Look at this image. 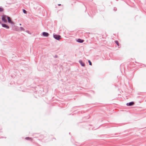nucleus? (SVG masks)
<instances>
[{"label": "nucleus", "mask_w": 146, "mask_h": 146, "mask_svg": "<svg viewBox=\"0 0 146 146\" xmlns=\"http://www.w3.org/2000/svg\"><path fill=\"white\" fill-rule=\"evenodd\" d=\"M88 62L89 63V65H92V62H91L90 61V60H88Z\"/></svg>", "instance_id": "13"}, {"label": "nucleus", "mask_w": 146, "mask_h": 146, "mask_svg": "<svg viewBox=\"0 0 146 146\" xmlns=\"http://www.w3.org/2000/svg\"><path fill=\"white\" fill-rule=\"evenodd\" d=\"M79 62L82 66H85V64L81 60H80L79 61Z\"/></svg>", "instance_id": "8"}, {"label": "nucleus", "mask_w": 146, "mask_h": 146, "mask_svg": "<svg viewBox=\"0 0 146 146\" xmlns=\"http://www.w3.org/2000/svg\"><path fill=\"white\" fill-rule=\"evenodd\" d=\"M60 5H61V4H58V5H59V6H60Z\"/></svg>", "instance_id": "15"}, {"label": "nucleus", "mask_w": 146, "mask_h": 146, "mask_svg": "<svg viewBox=\"0 0 146 146\" xmlns=\"http://www.w3.org/2000/svg\"><path fill=\"white\" fill-rule=\"evenodd\" d=\"M2 25L3 27H4L6 28L7 29H8L9 28V27L6 24H2Z\"/></svg>", "instance_id": "6"}, {"label": "nucleus", "mask_w": 146, "mask_h": 146, "mask_svg": "<svg viewBox=\"0 0 146 146\" xmlns=\"http://www.w3.org/2000/svg\"><path fill=\"white\" fill-rule=\"evenodd\" d=\"M42 35L43 36L47 37L49 36V34L46 32H44L42 33Z\"/></svg>", "instance_id": "4"}, {"label": "nucleus", "mask_w": 146, "mask_h": 146, "mask_svg": "<svg viewBox=\"0 0 146 146\" xmlns=\"http://www.w3.org/2000/svg\"><path fill=\"white\" fill-rule=\"evenodd\" d=\"M134 104V103L133 102H130L129 103H127L126 104L127 105V106H131L133 105Z\"/></svg>", "instance_id": "5"}, {"label": "nucleus", "mask_w": 146, "mask_h": 146, "mask_svg": "<svg viewBox=\"0 0 146 146\" xmlns=\"http://www.w3.org/2000/svg\"><path fill=\"white\" fill-rule=\"evenodd\" d=\"M77 41L78 42L82 43L84 42V40L79 38L77 40Z\"/></svg>", "instance_id": "7"}, {"label": "nucleus", "mask_w": 146, "mask_h": 146, "mask_svg": "<svg viewBox=\"0 0 146 146\" xmlns=\"http://www.w3.org/2000/svg\"><path fill=\"white\" fill-rule=\"evenodd\" d=\"M25 139L26 140H31V141H32V140L31 138L30 137H26L25 138Z\"/></svg>", "instance_id": "9"}, {"label": "nucleus", "mask_w": 146, "mask_h": 146, "mask_svg": "<svg viewBox=\"0 0 146 146\" xmlns=\"http://www.w3.org/2000/svg\"><path fill=\"white\" fill-rule=\"evenodd\" d=\"M23 12L24 13H27V11L25 10V9H23Z\"/></svg>", "instance_id": "12"}, {"label": "nucleus", "mask_w": 146, "mask_h": 146, "mask_svg": "<svg viewBox=\"0 0 146 146\" xmlns=\"http://www.w3.org/2000/svg\"><path fill=\"white\" fill-rule=\"evenodd\" d=\"M7 17L5 15H3L2 17V20L4 22L6 23L7 22V20H6Z\"/></svg>", "instance_id": "2"}, {"label": "nucleus", "mask_w": 146, "mask_h": 146, "mask_svg": "<svg viewBox=\"0 0 146 146\" xmlns=\"http://www.w3.org/2000/svg\"><path fill=\"white\" fill-rule=\"evenodd\" d=\"M4 11V9L0 7V12H2Z\"/></svg>", "instance_id": "10"}, {"label": "nucleus", "mask_w": 146, "mask_h": 146, "mask_svg": "<svg viewBox=\"0 0 146 146\" xmlns=\"http://www.w3.org/2000/svg\"><path fill=\"white\" fill-rule=\"evenodd\" d=\"M115 42L117 45L118 46H119V44L118 42L117 41H115Z\"/></svg>", "instance_id": "11"}, {"label": "nucleus", "mask_w": 146, "mask_h": 146, "mask_svg": "<svg viewBox=\"0 0 146 146\" xmlns=\"http://www.w3.org/2000/svg\"><path fill=\"white\" fill-rule=\"evenodd\" d=\"M8 19V21L9 23H11L12 24H13L14 23L11 20L10 18L9 17H7Z\"/></svg>", "instance_id": "3"}, {"label": "nucleus", "mask_w": 146, "mask_h": 146, "mask_svg": "<svg viewBox=\"0 0 146 146\" xmlns=\"http://www.w3.org/2000/svg\"><path fill=\"white\" fill-rule=\"evenodd\" d=\"M21 29H22L23 30H24V29L22 28V27H21Z\"/></svg>", "instance_id": "14"}, {"label": "nucleus", "mask_w": 146, "mask_h": 146, "mask_svg": "<svg viewBox=\"0 0 146 146\" xmlns=\"http://www.w3.org/2000/svg\"><path fill=\"white\" fill-rule=\"evenodd\" d=\"M54 37L58 40H59L61 38L60 36L59 35H54Z\"/></svg>", "instance_id": "1"}]
</instances>
